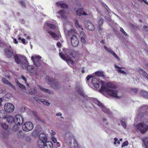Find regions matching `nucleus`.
Listing matches in <instances>:
<instances>
[{
  "mask_svg": "<svg viewBox=\"0 0 148 148\" xmlns=\"http://www.w3.org/2000/svg\"><path fill=\"white\" fill-rule=\"evenodd\" d=\"M101 90L106 92L107 94L116 98H119L121 96L120 92L116 89V86L112 83H106L101 81Z\"/></svg>",
  "mask_w": 148,
  "mask_h": 148,
  "instance_id": "f257e3e1",
  "label": "nucleus"
},
{
  "mask_svg": "<svg viewBox=\"0 0 148 148\" xmlns=\"http://www.w3.org/2000/svg\"><path fill=\"white\" fill-rule=\"evenodd\" d=\"M15 61L18 64H20L24 69L27 67L28 71L30 73L34 72V69L31 66H28V62L25 57L21 55L15 54L14 56Z\"/></svg>",
  "mask_w": 148,
  "mask_h": 148,
  "instance_id": "f03ea898",
  "label": "nucleus"
},
{
  "mask_svg": "<svg viewBox=\"0 0 148 148\" xmlns=\"http://www.w3.org/2000/svg\"><path fill=\"white\" fill-rule=\"evenodd\" d=\"M70 26L69 25H66L64 29V32L66 36L69 37L72 35L71 38V45L73 47H76L79 44V40L77 37L74 35L76 33L75 31L73 29L70 30L69 28Z\"/></svg>",
  "mask_w": 148,
  "mask_h": 148,
  "instance_id": "7ed1b4c3",
  "label": "nucleus"
},
{
  "mask_svg": "<svg viewBox=\"0 0 148 148\" xmlns=\"http://www.w3.org/2000/svg\"><path fill=\"white\" fill-rule=\"evenodd\" d=\"M64 50H66L65 51V55L60 52L59 53V55L62 59L67 62L69 65L72 66L74 62L68 55H71L75 58L77 56L78 53L76 51L72 50H67L65 49H64Z\"/></svg>",
  "mask_w": 148,
  "mask_h": 148,
  "instance_id": "20e7f679",
  "label": "nucleus"
},
{
  "mask_svg": "<svg viewBox=\"0 0 148 148\" xmlns=\"http://www.w3.org/2000/svg\"><path fill=\"white\" fill-rule=\"evenodd\" d=\"M136 128L142 133H145L148 130V120L139 123L137 125Z\"/></svg>",
  "mask_w": 148,
  "mask_h": 148,
  "instance_id": "39448f33",
  "label": "nucleus"
},
{
  "mask_svg": "<svg viewBox=\"0 0 148 148\" xmlns=\"http://www.w3.org/2000/svg\"><path fill=\"white\" fill-rule=\"evenodd\" d=\"M39 139L38 140L37 145L39 147H42L45 143L47 141V139L46 136L44 134H41L39 136Z\"/></svg>",
  "mask_w": 148,
  "mask_h": 148,
  "instance_id": "423d86ee",
  "label": "nucleus"
},
{
  "mask_svg": "<svg viewBox=\"0 0 148 148\" xmlns=\"http://www.w3.org/2000/svg\"><path fill=\"white\" fill-rule=\"evenodd\" d=\"M67 143H69L71 148H78V144L74 136L73 135L69 137L67 140Z\"/></svg>",
  "mask_w": 148,
  "mask_h": 148,
  "instance_id": "0eeeda50",
  "label": "nucleus"
},
{
  "mask_svg": "<svg viewBox=\"0 0 148 148\" xmlns=\"http://www.w3.org/2000/svg\"><path fill=\"white\" fill-rule=\"evenodd\" d=\"M34 128V125L30 122L25 123L22 125L23 130L26 132H29L32 130Z\"/></svg>",
  "mask_w": 148,
  "mask_h": 148,
  "instance_id": "6e6552de",
  "label": "nucleus"
},
{
  "mask_svg": "<svg viewBox=\"0 0 148 148\" xmlns=\"http://www.w3.org/2000/svg\"><path fill=\"white\" fill-rule=\"evenodd\" d=\"M68 13L64 10H62L57 13L56 16L59 18L66 19L68 16Z\"/></svg>",
  "mask_w": 148,
  "mask_h": 148,
  "instance_id": "1a4fd4ad",
  "label": "nucleus"
},
{
  "mask_svg": "<svg viewBox=\"0 0 148 148\" xmlns=\"http://www.w3.org/2000/svg\"><path fill=\"white\" fill-rule=\"evenodd\" d=\"M14 122L17 125H21L23 122V118L20 115H17L14 117Z\"/></svg>",
  "mask_w": 148,
  "mask_h": 148,
  "instance_id": "9d476101",
  "label": "nucleus"
},
{
  "mask_svg": "<svg viewBox=\"0 0 148 148\" xmlns=\"http://www.w3.org/2000/svg\"><path fill=\"white\" fill-rule=\"evenodd\" d=\"M41 57L38 55H34L32 57L31 59L33 61L34 64L37 67L40 66V59Z\"/></svg>",
  "mask_w": 148,
  "mask_h": 148,
  "instance_id": "9b49d317",
  "label": "nucleus"
},
{
  "mask_svg": "<svg viewBox=\"0 0 148 148\" xmlns=\"http://www.w3.org/2000/svg\"><path fill=\"white\" fill-rule=\"evenodd\" d=\"M4 109L7 112H11L14 110V106L12 103H7L4 105Z\"/></svg>",
  "mask_w": 148,
  "mask_h": 148,
  "instance_id": "f8f14e48",
  "label": "nucleus"
},
{
  "mask_svg": "<svg viewBox=\"0 0 148 148\" xmlns=\"http://www.w3.org/2000/svg\"><path fill=\"white\" fill-rule=\"evenodd\" d=\"M94 102L97 104L98 106L100 107L102 109L103 111L106 113H108L109 112V110L105 107L103 104L99 102L98 100L95 99L94 101Z\"/></svg>",
  "mask_w": 148,
  "mask_h": 148,
  "instance_id": "ddd939ff",
  "label": "nucleus"
},
{
  "mask_svg": "<svg viewBox=\"0 0 148 148\" xmlns=\"http://www.w3.org/2000/svg\"><path fill=\"white\" fill-rule=\"evenodd\" d=\"M85 25L86 28L89 31H93L94 30V26L91 22H87L85 23Z\"/></svg>",
  "mask_w": 148,
  "mask_h": 148,
  "instance_id": "4468645a",
  "label": "nucleus"
},
{
  "mask_svg": "<svg viewBox=\"0 0 148 148\" xmlns=\"http://www.w3.org/2000/svg\"><path fill=\"white\" fill-rule=\"evenodd\" d=\"M104 48L108 52L112 54L115 58H116L118 60H120V58L118 57L116 54L110 48L106 46H104Z\"/></svg>",
  "mask_w": 148,
  "mask_h": 148,
  "instance_id": "2eb2a0df",
  "label": "nucleus"
},
{
  "mask_svg": "<svg viewBox=\"0 0 148 148\" xmlns=\"http://www.w3.org/2000/svg\"><path fill=\"white\" fill-rule=\"evenodd\" d=\"M76 13L77 15L81 16L82 15H87L89 14V13H87L84 11L83 9L79 8L76 11Z\"/></svg>",
  "mask_w": 148,
  "mask_h": 148,
  "instance_id": "dca6fc26",
  "label": "nucleus"
},
{
  "mask_svg": "<svg viewBox=\"0 0 148 148\" xmlns=\"http://www.w3.org/2000/svg\"><path fill=\"white\" fill-rule=\"evenodd\" d=\"M47 31L48 33L55 40H58L61 38V36L59 35H57L54 32L52 31H49V30H47Z\"/></svg>",
  "mask_w": 148,
  "mask_h": 148,
  "instance_id": "f3484780",
  "label": "nucleus"
},
{
  "mask_svg": "<svg viewBox=\"0 0 148 148\" xmlns=\"http://www.w3.org/2000/svg\"><path fill=\"white\" fill-rule=\"evenodd\" d=\"M99 81L96 78H93L92 79V83L95 88H98L99 87Z\"/></svg>",
  "mask_w": 148,
  "mask_h": 148,
  "instance_id": "a211bd4d",
  "label": "nucleus"
},
{
  "mask_svg": "<svg viewBox=\"0 0 148 148\" xmlns=\"http://www.w3.org/2000/svg\"><path fill=\"white\" fill-rule=\"evenodd\" d=\"M95 74L97 76L101 77L103 78H105V73L103 71H99L96 72Z\"/></svg>",
  "mask_w": 148,
  "mask_h": 148,
  "instance_id": "6ab92c4d",
  "label": "nucleus"
},
{
  "mask_svg": "<svg viewBox=\"0 0 148 148\" xmlns=\"http://www.w3.org/2000/svg\"><path fill=\"white\" fill-rule=\"evenodd\" d=\"M44 148H51L53 147L52 143L50 141L45 142L44 145Z\"/></svg>",
  "mask_w": 148,
  "mask_h": 148,
  "instance_id": "aec40b11",
  "label": "nucleus"
},
{
  "mask_svg": "<svg viewBox=\"0 0 148 148\" xmlns=\"http://www.w3.org/2000/svg\"><path fill=\"white\" fill-rule=\"evenodd\" d=\"M38 87L39 89L41 90L42 92L48 93L49 94H51L53 93L52 92L50 91L49 90L44 88L40 86H38Z\"/></svg>",
  "mask_w": 148,
  "mask_h": 148,
  "instance_id": "412c9836",
  "label": "nucleus"
},
{
  "mask_svg": "<svg viewBox=\"0 0 148 148\" xmlns=\"http://www.w3.org/2000/svg\"><path fill=\"white\" fill-rule=\"evenodd\" d=\"M53 21V22L52 23L50 22L46 23V25L51 29H54L56 27V26L53 23L55 22Z\"/></svg>",
  "mask_w": 148,
  "mask_h": 148,
  "instance_id": "4be33fe9",
  "label": "nucleus"
},
{
  "mask_svg": "<svg viewBox=\"0 0 148 148\" xmlns=\"http://www.w3.org/2000/svg\"><path fill=\"white\" fill-rule=\"evenodd\" d=\"M5 54L8 57L12 56L13 54V52L8 49H5Z\"/></svg>",
  "mask_w": 148,
  "mask_h": 148,
  "instance_id": "5701e85b",
  "label": "nucleus"
},
{
  "mask_svg": "<svg viewBox=\"0 0 148 148\" xmlns=\"http://www.w3.org/2000/svg\"><path fill=\"white\" fill-rule=\"evenodd\" d=\"M115 68L116 69V70L118 72L124 74H126V73L124 71L121 70V68H124V67H120L116 65H114Z\"/></svg>",
  "mask_w": 148,
  "mask_h": 148,
  "instance_id": "b1692460",
  "label": "nucleus"
},
{
  "mask_svg": "<svg viewBox=\"0 0 148 148\" xmlns=\"http://www.w3.org/2000/svg\"><path fill=\"white\" fill-rule=\"evenodd\" d=\"M56 4L58 7H61V8H66L67 6V5L64 3L62 2H59L56 3Z\"/></svg>",
  "mask_w": 148,
  "mask_h": 148,
  "instance_id": "393cba45",
  "label": "nucleus"
},
{
  "mask_svg": "<svg viewBox=\"0 0 148 148\" xmlns=\"http://www.w3.org/2000/svg\"><path fill=\"white\" fill-rule=\"evenodd\" d=\"M75 25L76 28L79 29H81V30H83V29L82 27L79 24L78 21L75 20Z\"/></svg>",
  "mask_w": 148,
  "mask_h": 148,
  "instance_id": "a878e982",
  "label": "nucleus"
},
{
  "mask_svg": "<svg viewBox=\"0 0 148 148\" xmlns=\"http://www.w3.org/2000/svg\"><path fill=\"white\" fill-rule=\"evenodd\" d=\"M6 120L9 123H12L13 121L14 122V118L12 116H9L7 117Z\"/></svg>",
  "mask_w": 148,
  "mask_h": 148,
  "instance_id": "bb28decb",
  "label": "nucleus"
},
{
  "mask_svg": "<svg viewBox=\"0 0 148 148\" xmlns=\"http://www.w3.org/2000/svg\"><path fill=\"white\" fill-rule=\"evenodd\" d=\"M41 102L43 103L45 105L48 106H49L50 103L48 102V101L47 100L44 99H42L41 100Z\"/></svg>",
  "mask_w": 148,
  "mask_h": 148,
  "instance_id": "cd10ccee",
  "label": "nucleus"
},
{
  "mask_svg": "<svg viewBox=\"0 0 148 148\" xmlns=\"http://www.w3.org/2000/svg\"><path fill=\"white\" fill-rule=\"evenodd\" d=\"M143 142L146 148H148V137L144 138Z\"/></svg>",
  "mask_w": 148,
  "mask_h": 148,
  "instance_id": "c85d7f7f",
  "label": "nucleus"
},
{
  "mask_svg": "<svg viewBox=\"0 0 148 148\" xmlns=\"http://www.w3.org/2000/svg\"><path fill=\"white\" fill-rule=\"evenodd\" d=\"M16 82L17 83V84L18 85V86L21 88L23 90H25V86L24 85L20 84L18 81L16 80Z\"/></svg>",
  "mask_w": 148,
  "mask_h": 148,
  "instance_id": "c756f323",
  "label": "nucleus"
},
{
  "mask_svg": "<svg viewBox=\"0 0 148 148\" xmlns=\"http://www.w3.org/2000/svg\"><path fill=\"white\" fill-rule=\"evenodd\" d=\"M2 81L4 84H7L10 86H12V85L11 83L8 80L4 78H3Z\"/></svg>",
  "mask_w": 148,
  "mask_h": 148,
  "instance_id": "7c9ffc66",
  "label": "nucleus"
},
{
  "mask_svg": "<svg viewBox=\"0 0 148 148\" xmlns=\"http://www.w3.org/2000/svg\"><path fill=\"white\" fill-rule=\"evenodd\" d=\"M141 94L144 97L148 98V92L144 91H142L141 92Z\"/></svg>",
  "mask_w": 148,
  "mask_h": 148,
  "instance_id": "2f4dec72",
  "label": "nucleus"
},
{
  "mask_svg": "<svg viewBox=\"0 0 148 148\" xmlns=\"http://www.w3.org/2000/svg\"><path fill=\"white\" fill-rule=\"evenodd\" d=\"M138 72L140 73H143L144 75H145L147 77V76L148 77V75L142 69L139 68L138 70Z\"/></svg>",
  "mask_w": 148,
  "mask_h": 148,
  "instance_id": "473e14b6",
  "label": "nucleus"
},
{
  "mask_svg": "<svg viewBox=\"0 0 148 148\" xmlns=\"http://www.w3.org/2000/svg\"><path fill=\"white\" fill-rule=\"evenodd\" d=\"M1 127L3 129H4L5 130H6L8 128V125L3 123H1Z\"/></svg>",
  "mask_w": 148,
  "mask_h": 148,
  "instance_id": "72a5a7b5",
  "label": "nucleus"
},
{
  "mask_svg": "<svg viewBox=\"0 0 148 148\" xmlns=\"http://www.w3.org/2000/svg\"><path fill=\"white\" fill-rule=\"evenodd\" d=\"M17 136L20 138L23 137V134L21 131H19L17 134Z\"/></svg>",
  "mask_w": 148,
  "mask_h": 148,
  "instance_id": "f704fd0d",
  "label": "nucleus"
},
{
  "mask_svg": "<svg viewBox=\"0 0 148 148\" xmlns=\"http://www.w3.org/2000/svg\"><path fill=\"white\" fill-rule=\"evenodd\" d=\"M80 38L81 41L83 43H84V44L86 43V39L87 38V36L86 37H82L81 38Z\"/></svg>",
  "mask_w": 148,
  "mask_h": 148,
  "instance_id": "c9c22d12",
  "label": "nucleus"
},
{
  "mask_svg": "<svg viewBox=\"0 0 148 148\" xmlns=\"http://www.w3.org/2000/svg\"><path fill=\"white\" fill-rule=\"evenodd\" d=\"M47 81L49 84H52V82H53V79L51 78H49L47 80Z\"/></svg>",
  "mask_w": 148,
  "mask_h": 148,
  "instance_id": "e433bc0d",
  "label": "nucleus"
},
{
  "mask_svg": "<svg viewBox=\"0 0 148 148\" xmlns=\"http://www.w3.org/2000/svg\"><path fill=\"white\" fill-rule=\"evenodd\" d=\"M87 36L86 35V34L83 31H81L80 33V34L79 36L80 38H81L82 37H86Z\"/></svg>",
  "mask_w": 148,
  "mask_h": 148,
  "instance_id": "4c0bfd02",
  "label": "nucleus"
},
{
  "mask_svg": "<svg viewBox=\"0 0 148 148\" xmlns=\"http://www.w3.org/2000/svg\"><path fill=\"white\" fill-rule=\"evenodd\" d=\"M5 89L3 87L0 88V93H4L5 92Z\"/></svg>",
  "mask_w": 148,
  "mask_h": 148,
  "instance_id": "58836bf2",
  "label": "nucleus"
},
{
  "mask_svg": "<svg viewBox=\"0 0 148 148\" xmlns=\"http://www.w3.org/2000/svg\"><path fill=\"white\" fill-rule=\"evenodd\" d=\"M120 31L122 32L123 34L125 36H128L127 34L124 31L122 27H120Z\"/></svg>",
  "mask_w": 148,
  "mask_h": 148,
  "instance_id": "ea45409f",
  "label": "nucleus"
},
{
  "mask_svg": "<svg viewBox=\"0 0 148 148\" xmlns=\"http://www.w3.org/2000/svg\"><path fill=\"white\" fill-rule=\"evenodd\" d=\"M128 145V142L127 141H125V142L123 143L121 146V147H123L125 146H127Z\"/></svg>",
  "mask_w": 148,
  "mask_h": 148,
  "instance_id": "a19ab883",
  "label": "nucleus"
},
{
  "mask_svg": "<svg viewBox=\"0 0 148 148\" xmlns=\"http://www.w3.org/2000/svg\"><path fill=\"white\" fill-rule=\"evenodd\" d=\"M121 123L123 127L125 128H126V125L125 122L123 121H121Z\"/></svg>",
  "mask_w": 148,
  "mask_h": 148,
  "instance_id": "79ce46f5",
  "label": "nucleus"
},
{
  "mask_svg": "<svg viewBox=\"0 0 148 148\" xmlns=\"http://www.w3.org/2000/svg\"><path fill=\"white\" fill-rule=\"evenodd\" d=\"M50 134L52 136H54L56 134V132L53 131V130H51L50 132Z\"/></svg>",
  "mask_w": 148,
  "mask_h": 148,
  "instance_id": "37998d69",
  "label": "nucleus"
},
{
  "mask_svg": "<svg viewBox=\"0 0 148 148\" xmlns=\"http://www.w3.org/2000/svg\"><path fill=\"white\" fill-rule=\"evenodd\" d=\"M51 138V140H52V141L54 143H56L57 142V141L56 138L54 136H52Z\"/></svg>",
  "mask_w": 148,
  "mask_h": 148,
  "instance_id": "c03bdc74",
  "label": "nucleus"
},
{
  "mask_svg": "<svg viewBox=\"0 0 148 148\" xmlns=\"http://www.w3.org/2000/svg\"><path fill=\"white\" fill-rule=\"evenodd\" d=\"M20 4L24 7L25 6V5L24 1L22 0H21L20 1Z\"/></svg>",
  "mask_w": 148,
  "mask_h": 148,
  "instance_id": "a18cd8bd",
  "label": "nucleus"
},
{
  "mask_svg": "<svg viewBox=\"0 0 148 148\" xmlns=\"http://www.w3.org/2000/svg\"><path fill=\"white\" fill-rule=\"evenodd\" d=\"M34 99L38 103H40L41 102V100H40L37 97H34Z\"/></svg>",
  "mask_w": 148,
  "mask_h": 148,
  "instance_id": "49530a36",
  "label": "nucleus"
},
{
  "mask_svg": "<svg viewBox=\"0 0 148 148\" xmlns=\"http://www.w3.org/2000/svg\"><path fill=\"white\" fill-rule=\"evenodd\" d=\"M103 23V20L101 18L98 22V24L100 26Z\"/></svg>",
  "mask_w": 148,
  "mask_h": 148,
  "instance_id": "de8ad7c7",
  "label": "nucleus"
},
{
  "mask_svg": "<svg viewBox=\"0 0 148 148\" xmlns=\"http://www.w3.org/2000/svg\"><path fill=\"white\" fill-rule=\"evenodd\" d=\"M92 77V76L91 75H89L86 77L87 80V81L89 80Z\"/></svg>",
  "mask_w": 148,
  "mask_h": 148,
  "instance_id": "09e8293b",
  "label": "nucleus"
},
{
  "mask_svg": "<svg viewBox=\"0 0 148 148\" xmlns=\"http://www.w3.org/2000/svg\"><path fill=\"white\" fill-rule=\"evenodd\" d=\"M143 28L145 31H148V27L146 25L143 26Z\"/></svg>",
  "mask_w": 148,
  "mask_h": 148,
  "instance_id": "8fccbe9b",
  "label": "nucleus"
},
{
  "mask_svg": "<svg viewBox=\"0 0 148 148\" xmlns=\"http://www.w3.org/2000/svg\"><path fill=\"white\" fill-rule=\"evenodd\" d=\"M118 140V139L116 138H114V145H116V142H117Z\"/></svg>",
  "mask_w": 148,
  "mask_h": 148,
  "instance_id": "3c124183",
  "label": "nucleus"
},
{
  "mask_svg": "<svg viewBox=\"0 0 148 148\" xmlns=\"http://www.w3.org/2000/svg\"><path fill=\"white\" fill-rule=\"evenodd\" d=\"M57 45L59 48H60L61 46V44L60 42H58L57 44Z\"/></svg>",
  "mask_w": 148,
  "mask_h": 148,
  "instance_id": "603ef678",
  "label": "nucleus"
},
{
  "mask_svg": "<svg viewBox=\"0 0 148 148\" xmlns=\"http://www.w3.org/2000/svg\"><path fill=\"white\" fill-rule=\"evenodd\" d=\"M21 78L22 79H23V80H24L25 81V83H26V82L27 81V80L26 79V78L25 77H24L23 76H22L21 77Z\"/></svg>",
  "mask_w": 148,
  "mask_h": 148,
  "instance_id": "864d4df0",
  "label": "nucleus"
},
{
  "mask_svg": "<svg viewBox=\"0 0 148 148\" xmlns=\"http://www.w3.org/2000/svg\"><path fill=\"white\" fill-rule=\"evenodd\" d=\"M98 31L100 32V34H102V30L101 29L100 27L99 28Z\"/></svg>",
  "mask_w": 148,
  "mask_h": 148,
  "instance_id": "5fc2aeb1",
  "label": "nucleus"
},
{
  "mask_svg": "<svg viewBox=\"0 0 148 148\" xmlns=\"http://www.w3.org/2000/svg\"><path fill=\"white\" fill-rule=\"evenodd\" d=\"M56 145L57 147H59L60 146V143L58 142H56Z\"/></svg>",
  "mask_w": 148,
  "mask_h": 148,
  "instance_id": "6e6d98bb",
  "label": "nucleus"
},
{
  "mask_svg": "<svg viewBox=\"0 0 148 148\" xmlns=\"http://www.w3.org/2000/svg\"><path fill=\"white\" fill-rule=\"evenodd\" d=\"M106 119H103V121L104 122V123L105 124H107V123L106 122Z\"/></svg>",
  "mask_w": 148,
  "mask_h": 148,
  "instance_id": "4d7b16f0",
  "label": "nucleus"
},
{
  "mask_svg": "<svg viewBox=\"0 0 148 148\" xmlns=\"http://www.w3.org/2000/svg\"><path fill=\"white\" fill-rule=\"evenodd\" d=\"M62 114L61 112H59L58 113H56V115L57 116H62Z\"/></svg>",
  "mask_w": 148,
  "mask_h": 148,
  "instance_id": "13d9d810",
  "label": "nucleus"
},
{
  "mask_svg": "<svg viewBox=\"0 0 148 148\" xmlns=\"http://www.w3.org/2000/svg\"><path fill=\"white\" fill-rule=\"evenodd\" d=\"M14 43L15 44H17L18 43V41L16 40V39H14Z\"/></svg>",
  "mask_w": 148,
  "mask_h": 148,
  "instance_id": "bf43d9fd",
  "label": "nucleus"
},
{
  "mask_svg": "<svg viewBox=\"0 0 148 148\" xmlns=\"http://www.w3.org/2000/svg\"><path fill=\"white\" fill-rule=\"evenodd\" d=\"M21 41L23 44H25V40L23 38L22 39V40Z\"/></svg>",
  "mask_w": 148,
  "mask_h": 148,
  "instance_id": "052dcab7",
  "label": "nucleus"
},
{
  "mask_svg": "<svg viewBox=\"0 0 148 148\" xmlns=\"http://www.w3.org/2000/svg\"><path fill=\"white\" fill-rule=\"evenodd\" d=\"M84 68L83 67L82 70V73H84L85 71H84Z\"/></svg>",
  "mask_w": 148,
  "mask_h": 148,
  "instance_id": "680f3d73",
  "label": "nucleus"
},
{
  "mask_svg": "<svg viewBox=\"0 0 148 148\" xmlns=\"http://www.w3.org/2000/svg\"><path fill=\"white\" fill-rule=\"evenodd\" d=\"M144 2L146 4H148V2L146 0H143Z\"/></svg>",
  "mask_w": 148,
  "mask_h": 148,
  "instance_id": "e2e57ef3",
  "label": "nucleus"
},
{
  "mask_svg": "<svg viewBox=\"0 0 148 148\" xmlns=\"http://www.w3.org/2000/svg\"><path fill=\"white\" fill-rule=\"evenodd\" d=\"M18 39L19 40H21V41L22 39L21 37H19L18 38Z\"/></svg>",
  "mask_w": 148,
  "mask_h": 148,
  "instance_id": "0e129e2a",
  "label": "nucleus"
},
{
  "mask_svg": "<svg viewBox=\"0 0 148 148\" xmlns=\"http://www.w3.org/2000/svg\"><path fill=\"white\" fill-rule=\"evenodd\" d=\"M100 42L102 43H104V40H101V41H100Z\"/></svg>",
  "mask_w": 148,
  "mask_h": 148,
  "instance_id": "69168bd1",
  "label": "nucleus"
},
{
  "mask_svg": "<svg viewBox=\"0 0 148 148\" xmlns=\"http://www.w3.org/2000/svg\"><path fill=\"white\" fill-rule=\"evenodd\" d=\"M27 38L28 39H30V38L29 36H27Z\"/></svg>",
  "mask_w": 148,
  "mask_h": 148,
  "instance_id": "338daca9",
  "label": "nucleus"
},
{
  "mask_svg": "<svg viewBox=\"0 0 148 148\" xmlns=\"http://www.w3.org/2000/svg\"><path fill=\"white\" fill-rule=\"evenodd\" d=\"M117 143L118 144H120V143L119 141L118 140V141H117Z\"/></svg>",
  "mask_w": 148,
  "mask_h": 148,
  "instance_id": "774afa93",
  "label": "nucleus"
}]
</instances>
